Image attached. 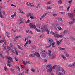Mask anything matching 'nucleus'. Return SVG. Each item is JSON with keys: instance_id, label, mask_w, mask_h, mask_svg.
I'll use <instances>...</instances> for the list:
<instances>
[{"instance_id": "obj_21", "label": "nucleus", "mask_w": 75, "mask_h": 75, "mask_svg": "<svg viewBox=\"0 0 75 75\" xmlns=\"http://www.w3.org/2000/svg\"><path fill=\"white\" fill-rule=\"evenodd\" d=\"M61 57L62 58L64 59V60H67V59H66V57H65V56H64V55H61Z\"/></svg>"}, {"instance_id": "obj_44", "label": "nucleus", "mask_w": 75, "mask_h": 75, "mask_svg": "<svg viewBox=\"0 0 75 75\" xmlns=\"http://www.w3.org/2000/svg\"><path fill=\"white\" fill-rule=\"evenodd\" d=\"M8 66H9V67H11V65H12V64L11 63H8L7 64Z\"/></svg>"}, {"instance_id": "obj_31", "label": "nucleus", "mask_w": 75, "mask_h": 75, "mask_svg": "<svg viewBox=\"0 0 75 75\" xmlns=\"http://www.w3.org/2000/svg\"><path fill=\"white\" fill-rule=\"evenodd\" d=\"M52 45V44H51V43H50V45L49 46H46L45 47V48H49L50 47H51Z\"/></svg>"}, {"instance_id": "obj_37", "label": "nucleus", "mask_w": 75, "mask_h": 75, "mask_svg": "<svg viewBox=\"0 0 75 75\" xmlns=\"http://www.w3.org/2000/svg\"><path fill=\"white\" fill-rule=\"evenodd\" d=\"M20 24H24V23H23V21H22L21 19H20Z\"/></svg>"}, {"instance_id": "obj_10", "label": "nucleus", "mask_w": 75, "mask_h": 75, "mask_svg": "<svg viewBox=\"0 0 75 75\" xmlns=\"http://www.w3.org/2000/svg\"><path fill=\"white\" fill-rule=\"evenodd\" d=\"M75 21V19H74V20H73V21H71V22H69L68 23L69 25H72L75 23V22L74 21Z\"/></svg>"}, {"instance_id": "obj_48", "label": "nucleus", "mask_w": 75, "mask_h": 75, "mask_svg": "<svg viewBox=\"0 0 75 75\" xmlns=\"http://www.w3.org/2000/svg\"><path fill=\"white\" fill-rule=\"evenodd\" d=\"M48 51H49V53L48 52L47 53V55H48V54H51V50H48Z\"/></svg>"}, {"instance_id": "obj_20", "label": "nucleus", "mask_w": 75, "mask_h": 75, "mask_svg": "<svg viewBox=\"0 0 75 75\" xmlns=\"http://www.w3.org/2000/svg\"><path fill=\"white\" fill-rule=\"evenodd\" d=\"M45 16H46V15H45V14L44 13L41 17L40 20H42L43 18H44V17H45Z\"/></svg>"}, {"instance_id": "obj_58", "label": "nucleus", "mask_w": 75, "mask_h": 75, "mask_svg": "<svg viewBox=\"0 0 75 75\" xmlns=\"http://www.w3.org/2000/svg\"><path fill=\"white\" fill-rule=\"evenodd\" d=\"M65 55L66 57H69V54L67 53Z\"/></svg>"}, {"instance_id": "obj_12", "label": "nucleus", "mask_w": 75, "mask_h": 75, "mask_svg": "<svg viewBox=\"0 0 75 75\" xmlns=\"http://www.w3.org/2000/svg\"><path fill=\"white\" fill-rule=\"evenodd\" d=\"M1 53H0V56L2 58H4V57L3 56L2 54H3V51H1Z\"/></svg>"}, {"instance_id": "obj_56", "label": "nucleus", "mask_w": 75, "mask_h": 75, "mask_svg": "<svg viewBox=\"0 0 75 75\" xmlns=\"http://www.w3.org/2000/svg\"><path fill=\"white\" fill-rule=\"evenodd\" d=\"M70 8V6H68L67 8V11H69V9Z\"/></svg>"}, {"instance_id": "obj_30", "label": "nucleus", "mask_w": 75, "mask_h": 75, "mask_svg": "<svg viewBox=\"0 0 75 75\" xmlns=\"http://www.w3.org/2000/svg\"><path fill=\"white\" fill-rule=\"evenodd\" d=\"M62 3V1L61 0H59L58 1V3L59 4H61Z\"/></svg>"}, {"instance_id": "obj_16", "label": "nucleus", "mask_w": 75, "mask_h": 75, "mask_svg": "<svg viewBox=\"0 0 75 75\" xmlns=\"http://www.w3.org/2000/svg\"><path fill=\"white\" fill-rule=\"evenodd\" d=\"M35 55H36L37 57H40V54H39V53H38V52H36L35 53Z\"/></svg>"}, {"instance_id": "obj_46", "label": "nucleus", "mask_w": 75, "mask_h": 75, "mask_svg": "<svg viewBox=\"0 0 75 75\" xmlns=\"http://www.w3.org/2000/svg\"><path fill=\"white\" fill-rule=\"evenodd\" d=\"M4 70H5V71H7V67H4Z\"/></svg>"}, {"instance_id": "obj_38", "label": "nucleus", "mask_w": 75, "mask_h": 75, "mask_svg": "<svg viewBox=\"0 0 75 75\" xmlns=\"http://www.w3.org/2000/svg\"><path fill=\"white\" fill-rule=\"evenodd\" d=\"M23 62V64L24 65H27V62H25V61H24V60H22Z\"/></svg>"}, {"instance_id": "obj_15", "label": "nucleus", "mask_w": 75, "mask_h": 75, "mask_svg": "<svg viewBox=\"0 0 75 75\" xmlns=\"http://www.w3.org/2000/svg\"><path fill=\"white\" fill-rule=\"evenodd\" d=\"M61 70L62 71V73H63L64 74H65V70L63 68H62Z\"/></svg>"}, {"instance_id": "obj_19", "label": "nucleus", "mask_w": 75, "mask_h": 75, "mask_svg": "<svg viewBox=\"0 0 75 75\" xmlns=\"http://www.w3.org/2000/svg\"><path fill=\"white\" fill-rule=\"evenodd\" d=\"M56 74H57V75H63V73H61L60 72H56Z\"/></svg>"}, {"instance_id": "obj_23", "label": "nucleus", "mask_w": 75, "mask_h": 75, "mask_svg": "<svg viewBox=\"0 0 75 75\" xmlns=\"http://www.w3.org/2000/svg\"><path fill=\"white\" fill-rule=\"evenodd\" d=\"M17 74L18 75H23L24 74V72L23 71L22 73L18 72Z\"/></svg>"}, {"instance_id": "obj_8", "label": "nucleus", "mask_w": 75, "mask_h": 75, "mask_svg": "<svg viewBox=\"0 0 75 75\" xmlns=\"http://www.w3.org/2000/svg\"><path fill=\"white\" fill-rule=\"evenodd\" d=\"M7 59H8V62L9 63H11V62H12V61L13 60L12 59V58L10 57H7Z\"/></svg>"}, {"instance_id": "obj_17", "label": "nucleus", "mask_w": 75, "mask_h": 75, "mask_svg": "<svg viewBox=\"0 0 75 75\" xmlns=\"http://www.w3.org/2000/svg\"><path fill=\"white\" fill-rule=\"evenodd\" d=\"M15 68H16V69H17L19 71H20V67H19V66L16 65V66H15Z\"/></svg>"}, {"instance_id": "obj_40", "label": "nucleus", "mask_w": 75, "mask_h": 75, "mask_svg": "<svg viewBox=\"0 0 75 75\" xmlns=\"http://www.w3.org/2000/svg\"><path fill=\"white\" fill-rule=\"evenodd\" d=\"M73 1L72 0H71L70 1H68V3H69V4H71L72 3V2Z\"/></svg>"}, {"instance_id": "obj_36", "label": "nucleus", "mask_w": 75, "mask_h": 75, "mask_svg": "<svg viewBox=\"0 0 75 75\" xmlns=\"http://www.w3.org/2000/svg\"><path fill=\"white\" fill-rule=\"evenodd\" d=\"M28 41H27L26 43L24 45V47H27V44H28Z\"/></svg>"}, {"instance_id": "obj_29", "label": "nucleus", "mask_w": 75, "mask_h": 75, "mask_svg": "<svg viewBox=\"0 0 75 75\" xmlns=\"http://www.w3.org/2000/svg\"><path fill=\"white\" fill-rule=\"evenodd\" d=\"M18 10L20 13H24V12H23L22 10L21 9H19Z\"/></svg>"}, {"instance_id": "obj_49", "label": "nucleus", "mask_w": 75, "mask_h": 75, "mask_svg": "<svg viewBox=\"0 0 75 75\" xmlns=\"http://www.w3.org/2000/svg\"><path fill=\"white\" fill-rule=\"evenodd\" d=\"M51 8V7L49 6L46 9L47 10H50Z\"/></svg>"}, {"instance_id": "obj_47", "label": "nucleus", "mask_w": 75, "mask_h": 75, "mask_svg": "<svg viewBox=\"0 0 75 75\" xmlns=\"http://www.w3.org/2000/svg\"><path fill=\"white\" fill-rule=\"evenodd\" d=\"M30 21L29 20V19H28L27 21L26 22V24H28V23H29Z\"/></svg>"}, {"instance_id": "obj_22", "label": "nucleus", "mask_w": 75, "mask_h": 75, "mask_svg": "<svg viewBox=\"0 0 75 75\" xmlns=\"http://www.w3.org/2000/svg\"><path fill=\"white\" fill-rule=\"evenodd\" d=\"M55 42H54L52 43V47L53 48H54V47H55Z\"/></svg>"}, {"instance_id": "obj_9", "label": "nucleus", "mask_w": 75, "mask_h": 75, "mask_svg": "<svg viewBox=\"0 0 75 75\" xmlns=\"http://www.w3.org/2000/svg\"><path fill=\"white\" fill-rule=\"evenodd\" d=\"M62 68H60V67H58L57 69L56 72H61V70Z\"/></svg>"}, {"instance_id": "obj_3", "label": "nucleus", "mask_w": 75, "mask_h": 75, "mask_svg": "<svg viewBox=\"0 0 75 75\" xmlns=\"http://www.w3.org/2000/svg\"><path fill=\"white\" fill-rule=\"evenodd\" d=\"M47 53L45 50H42L41 52V54L43 57H47V54L45 53Z\"/></svg>"}, {"instance_id": "obj_6", "label": "nucleus", "mask_w": 75, "mask_h": 75, "mask_svg": "<svg viewBox=\"0 0 75 75\" xmlns=\"http://www.w3.org/2000/svg\"><path fill=\"white\" fill-rule=\"evenodd\" d=\"M50 34H52L53 35H54L55 37H57V38H58L59 34H55V33H54L53 32H50Z\"/></svg>"}, {"instance_id": "obj_11", "label": "nucleus", "mask_w": 75, "mask_h": 75, "mask_svg": "<svg viewBox=\"0 0 75 75\" xmlns=\"http://www.w3.org/2000/svg\"><path fill=\"white\" fill-rule=\"evenodd\" d=\"M52 68H51L47 69V71L48 72H51V71H52Z\"/></svg>"}, {"instance_id": "obj_64", "label": "nucleus", "mask_w": 75, "mask_h": 75, "mask_svg": "<svg viewBox=\"0 0 75 75\" xmlns=\"http://www.w3.org/2000/svg\"><path fill=\"white\" fill-rule=\"evenodd\" d=\"M59 21H62L63 20L62 18H60V19H59Z\"/></svg>"}, {"instance_id": "obj_54", "label": "nucleus", "mask_w": 75, "mask_h": 75, "mask_svg": "<svg viewBox=\"0 0 75 75\" xmlns=\"http://www.w3.org/2000/svg\"><path fill=\"white\" fill-rule=\"evenodd\" d=\"M59 37H62V35L59 34L58 38H59Z\"/></svg>"}, {"instance_id": "obj_39", "label": "nucleus", "mask_w": 75, "mask_h": 75, "mask_svg": "<svg viewBox=\"0 0 75 75\" xmlns=\"http://www.w3.org/2000/svg\"><path fill=\"white\" fill-rule=\"evenodd\" d=\"M30 3H29L28 2H27L26 4V5L27 6H30Z\"/></svg>"}, {"instance_id": "obj_28", "label": "nucleus", "mask_w": 75, "mask_h": 75, "mask_svg": "<svg viewBox=\"0 0 75 75\" xmlns=\"http://www.w3.org/2000/svg\"><path fill=\"white\" fill-rule=\"evenodd\" d=\"M31 71L33 73L35 72V69L34 68H32L31 69Z\"/></svg>"}, {"instance_id": "obj_4", "label": "nucleus", "mask_w": 75, "mask_h": 75, "mask_svg": "<svg viewBox=\"0 0 75 75\" xmlns=\"http://www.w3.org/2000/svg\"><path fill=\"white\" fill-rule=\"evenodd\" d=\"M47 29V25H45L44 26V28L42 30V32H45V31H46L47 32V34H49V30Z\"/></svg>"}, {"instance_id": "obj_59", "label": "nucleus", "mask_w": 75, "mask_h": 75, "mask_svg": "<svg viewBox=\"0 0 75 75\" xmlns=\"http://www.w3.org/2000/svg\"><path fill=\"white\" fill-rule=\"evenodd\" d=\"M51 4V1H49L47 2V4Z\"/></svg>"}, {"instance_id": "obj_42", "label": "nucleus", "mask_w": 75, "mask_h": 75, "mask_svg": "<svg viewBox=\"0 0 75 75\" xmlns=\"http://www.w3.org/2000/svg\"><path fill=\"white\" fill-rule=\"evenodd\" d=\"M8 51H7V52H8V51H10V47H9V46H8Z\"/></svg>"}, {"instance_id": "obj_41", "label": "nucleus", "mask_w": 75, "mask_h": 75, "mask_svg": "<svg viewBox=\"0 0 75 75\" xmlns=\"http://www.w3.org/2000/svg\"><path fill=\"white\" fill-rule=\"evenodd\" d=\"M70 39L72 41L73 40L74 41V38L72 37H70Z\"/></svg>"}, {"instance_id": "obj_18", "label": "nucleus", "mask_w": 75, "mask_h": 75, "mask_svg": "<svg viewBox=\"0 0 75 75\" xmlns=\"http://www.w3.org/2000/svg\"><path fill=\"white\" fill-rule=\"evenodd\" d=\"M58 49H59V50H60V51H64V50H65V49L64 48H62L61 47H59Z\"/></svg>"}, {"instance_id": "obj_2", "label": "nucleus", "mask_w": 75, "mask_h": 75, "mask_svg": "<svg viewBox=\"0 0 75 75\" xmlns=\"http://www.w3.org/2000/svg\"><path fill=\"white\" fill-rule=\"evenodd\" d=\"M48 55L51 57V59H55V57H56V55L54 54H53L52 53H48Z\"/></svg>"}, {"instance_id": "obj_55", "label": "nucleus", "mask_w": 75, "mask_h": 75, "mask_svg": "<svg viewBox=\"0 0 75 75\" xmlns=\"http://www.w3.org/2000/svg\"><path fill=\"white\" fill-rule=\"evenodd\" d=\"M18 47V48H19V49L20 50H21V47H20V46L18 45H17Z\"/></svg>"}, {"instance_id": "obj_52", "label": "nucleus", "mask_w": 75, "mask_h": 75, "mask_svg": "<svg viewBox=\"0 0 75 75\" xmlns=\"http://www.w3.org/2000/svg\"><path fill=\"white\" fill-rule=\"evenodd\" d=\"M4 42V40H0V43H2V42Z\"/></svg>"}, {"instance_id": "obj_34", "label": "nucleus", "mask_w": 75, "mask_h": 75, "mask_svg": "<svg viewBox=\"0 0 75 75\" xmlns=\"http://www.w3.org/2000/svg\"><path fill=\"white\" fill-rule=\"evenodd\" d=\"M56 67H57V65H55L52 67L51 68H52V69H55Z\"/></svg>"}, {"instance_id": "obj_24", "label": "nucleus", "mask_w": 75, "mask_h": 75, "mask_svg": "<svg viewBox=\"0 0 75 75\" xmlns=\"http://www.w3.org/2000/svg\"><path fill=\"white\" fill-rule=\"evenodd\" d=\"M49 41L50 43L53 42V40L52 39H50L49 40Z\"/></svg>"}, {"instance_id": "obj_53", "label": "nucleus", "mask_w": 75, "mask_h": 75, "mask_svg": "<svg viewBox=\"0 0 75 75\" xmlns=\"http://www.w3.org/2000/svg\"><path fill=\"white\" fill-rule=\"evenodd\" d=\"M11 31H13V32L14 33H15V32H16V30L12 29H11Z\"/></svg>"}, {"instance_id": "obj_61", "label": "nucleus", "mask_w": 75, "mask_h": 75, "mask_svg": "<svg viewBox=\"0 0 75 75\" xmlns=\"http://www.w3.org/2000/svg\"><path fill=\"white\" fill-rule=\"evenodd\" d=\"M20 37L19 36H18L16 37V39H18L19 38H20Z\"/></svg>"}, {"instance_id": "obj_32", "label": "nucleus", "mask_w": 75, "mask_h": 75, "mask_svg": "<svg viewBox=\"0 0 75 75\" xmlns=\"http://www.w3.org/2000/svg\"><path fill=\"white\" fill-rule=\"evenodd\" d=\"M26 72H25V74H27L28 73V72L29 71V69H26L25 70Z\"/></svg>"}, {"instance_id": "obj_14", "label": "nucleus", "mask_w": 75, "mask_h": 75, "mask_svg": "<svg viewBox=\"0 0 75 75\" xmlns=\"http://www.w3.org/2000/svg\"><path fill=\"white\" fill-rule=\"evenodd\" d=\"M46 68H52V64H48L46 66Z\"/></svg>"}, {"instance_id": "obj_45", "label": "nucleus", "mask_w": 75, "mask_h": 75, "mask_svg": "<svg viewBox=\"0 0 75 75\" xmlns=\"http://www.w3.org/2000/svg\"><path fill=\"white\" fill-rule=\"evenodd\" d=\"M57 28L59 30H62V28L60 26L57 27Z\"/></svg>"}, {"instance_id": "obj_60", "label": "nucleus", "mask_w": 75, "mask_h": 75, "mask_svg": "<svg viewBox=\"0 0 75 75\" xmlns=\"http://www.w3.org/2000/svg\"><path fill=\"white\" fill-rule=\"evenodd\" d=\"M45 15L46 16V15H47V14H50V13L49 12H48L47 13H45Z\"/></svg>"}, {"instance_id": "obj_26", "label": "nucleus", "mask_w": 75, "mask_h": 75, "mask_svg": "<svg viewBox=\"0 0 75 75\" xmlns=\"http://www.w3.org/2000/svg\"><path fill=\"white\" fill-rule=\"evenodd\" d=\"M29 6H30L31 7H33L34 6V4L32 3H30Z\"/></svg>"}, {"instance_id": "obj_63", "label": "nucleus", "mask_w": 75, "mask_h": 75, "mask_svg": "<svg viewBox=\"0 0 75 75\" xmlns=\"http://www.w3.org/2000/svg\"><path fill=\"white\" fill-rule=\"evenodd\" d=\"M44 37V35H41L40 36V38H42V37Z\"/></svg>"}, {"instance_id": "obj_5", "label": "nucleus", "mask_w": 75, "mask_h": 75, "mask_svg": "<svg viewBox=\"0 0 75 75\" xmlns=\"http://www.w3.org/2000/svg\"><path fill=\"white\" fill-rule=\"evenodd\" d=\"M28 16H29L30 18L31 19V20H33V19H35L36 18V17H33V16H34V14L31 13H30L28 14Z\"/></svg>"}, {"instance_id": "obj_27", "label": "nucleus", "mask_w": 75, "mask_h": 75, "mask_svg": "<svg viewBox=\"0 0 75 75\" xmlns=\"http://www.w3.org/2000/svg\"><path fill=\"white\" fill-rule=\"evenodd\" d=\"M56 42L57 45H60L61 44V42L59 41H58V40H56Z\"/></svg>"}, {"instance_id": "obj_33", "label": "nucleus", "mask_w": 75, "mask_h": 75, "mask_svg": "<svg viewBox=\"0 0 75 75\" xmlns=\"http://www.w3.org/2000/svg\"><path fill=\"white\" fill-rule=\"evenodd\" d=\"M10 71H11V72H12V73H13L14 72V69H13L11 68L10 69Z\"/></svg>"}, {"instance_id": "obj_62", "label": "nucleus", "mask_w": 75, "mask_h": 75, "mask_svg": "<svg viewBox=\"0 0 75 75\" xmlns=\"http://www.w3.org/2000/svg\"><path fill=\"white\" fill-rule=\"evenodd\" d=\"M13 13H14L13 15H14V16H16V15H17V13L16 12H14Z\"/></svg>"}, {"instance_id": "obj_7", "label": "nucleus", "mask_w": 75, "mask_h": 75, "mask_svg": "<svg viewBox=\"0 0 75 75\" xmlns=\"http://www.w3.org/2000/svg\"><path fill=\"white\" fill-rule=\"evenodd\" d=\"M73 13H74V12H73L68 13V16L71 18H73Z\"/></svg>"}, {"instance_id": "obj_51", "label": "nucleus", "mask_w": 75, "mask_h": 75, "mask_svg": "<svg viewBox=\"0 0 75 75\" xmlns=\"http://www.w3.org/2000/svg\"><path fill=\"white\" fill-rule=\"evenodd\" d=\"M73 66V65H72V64H69L68 65V67H69V68H70L71 67H72Z\"/></svg>"}, {"instance_id": "obj_25", "label": "nucleus", "mask_w": 75, "mask_h": 75, "mask_svg": "<svg viewBox=\"0 0 75 75\" xmlns=\"http://www.w3.org/2000/svg\"><path fill=\"white\" fill-rule=\"evenodd\" d=\"M35 54H30L29 55V57H35Z\"/></svg>"}, {"instance_id": "obj_13", "label": "nucleus", "mask_w": 75, "mask_h": 75, "mask_svg": "<svg viewBox=\"0 0 75 75\" xmlns=\"http://www.w3.org/2000/svg\"><path fill=\"white\" fill-rule=\"evenodd\" d=\"M10 46L11 47L12 49L11 50V52L14 53V51L13 50V45H12V44L10 43Z\"/></svg>"}, {"instance_id": "obj_1", "label": "nucleus", "mask_w": 75, "mask_h": 75, "mask_svg": "<svg viewBox=\"0 0 75 75\" xmlns=\"http://www.w3.org/2000/svg\"><path fill=\"white\" fill-rule=\"evenodd\" d=\"M32 28H34L35 30L36 31H37L38 32L40 33L41 32L40 30L36 28V26L34 25L32 23H30L29 25Z\"/></svg>"}, {"instance_id": "obj_43", "label": "nucleus", "mask_w": 75, "mask_h": 75, "mask_svg": "<svg viewBox=\"0 0 75 75\" xmlns=\"http://www.w3.org/2000/svg\"><path fill=\"white\" fill-rule=\"evenodd\" d=\"M26 62L27 64H31V62H30L29 61H27Z\"/></svg>"}, {"instance_id": "obj_50", "label": "nucleus", "mask_w": 75, "mask_h": 75, "mask_svg": "<svg viewBox=\"0 0 75 75\" xmlns=\"http://www.w3.org/2000/svg\"><path fill=\"white\" fill-rule=\"evenodd\" d=\"M53 17H56L57 16V14H54L53 15Z\"/></svg>"}, {"instance_id": "obj_57", "label": "nucleus", "mask_w": 75, "mask_h": 75, "mask_svg": "<svg viewBox=\"0 0 75 75\" xmlns=\"http://www.w3.org/2000/svg\"><path fill=\"white\" fill-rule=\"evenodd\" d=\"M15 17V16H14V15H12L11 16V17L12 18H14V17Z\"/></svg>"}, {"instance_id": "obj_35", "label": "nucleus", "mask_w": 75, "mask_h": 75, "mask_svg": "<svg viewBox=\"0 0 75 75\" xmlns=\"http://www.w3.org/2000/svg\"><path fill=\"white\" fill-rule=\"evenodd\" d=\"M0 17L1 18H4L3 16V15L1 14V12H0Z\"/></svg>"}]
</instances>
